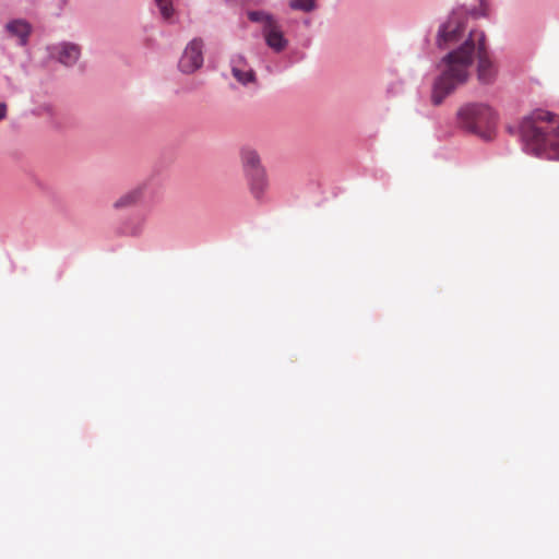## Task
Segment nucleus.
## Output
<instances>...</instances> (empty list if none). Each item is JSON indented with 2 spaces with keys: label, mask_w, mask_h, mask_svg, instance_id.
Wrapping results in <instances>:
<instances>
[{
  "label": "nucleus",
  "mask_w": 559,
  "mask_h": 559,
  "mask_svg": "<svg viewBox=\"0 0 559 559\" xmlns=\"http://www.w3.org/2000/svg\"><path fill=\"white\" fill-rule=\"evenodd\" d=\"M52 53L57 55L58 60L64 66H72L78 61L81 50L78 45L64 43L56 47Z\"/></svg>",
  "instance_id": "9"
},
{
  "label": "nucleus",
  "mask_w": 559,
  "mask_h": 559,
  "mask_svg": "<svg viewBox=\"0 0 559 559\" xmlns=\"http://www.w3.org/2000/svg\"><path fill=\"white\" fill-rule=\"evenodd\" d=\"M202 64L203 41L199 38H194L186 46L178 67L182 73L190 74L200 69Z\"/></svg>",
  "instance_id": "6"
},
{
  "label": "nucleus",
  "mask_w": 559,
  "mask_h": 559,
  "mask_svg": "<svg viewBox=\"0 0 559 559\" xmlns=\"http://www.w3.org/2000/svg\"><path fill=\"white\" fill-rule=\"evenodd\" d=\"M477 56V79L480 84L489 85L496 81L497 67L486 48L485 34L473 29L460 47L450 51L442 59L443 69L435 80L431 102L439 106L457 87L464 85L471 75V68Z\"/></svg>",
  "instance_id": "1"
},
{
  "label": "nucleus",
  "mask_w": 559,
  "mask_h": 559,
  "mask_svg": "<svg viewBox=\"0 0 559 559\" xmlns=\"http://www.w3.org/2000/svg\"><path fill=\"white\" fill-rule=\"evenodd\" d=\"M263 36L266 45L276 52L283 51L287 46V39L284 37L282 28L277 21L269 22V25H264Z\"/></svg>",
  "instance_id": "7"
},
{
  "label": "nucleus",
  "mask_w": 559,
  "mask_h": 559,
  "mask_svg": "<svg viewBox=\"0 0 559 559\" xmlns=\"http://www.w3.org/2000/svg\"><path fill=\"white\" fill-rule=\"evenodd\" d=\"M240 156L249 180L250 190L254 198L260 199L267 187L265 170L261 165L260 155L251 147H243L241 148Z\"/></svg>",
  "instance_id": "4"
},
{
  "label": "nucleus",
  "mask_w": 559,
  "mask_h": 559,
  "mask_svg": "<svg viewBox=\"0 0 559 559\" xmlns=\"http://www.w3.org/2000/svg\"><path fill=\"white\" fill-rule=\"evenodd\" d=\"M156 4L159 8L160 14L164 19L168 20L173 16V1L171 0H155Z\"/></svg>",
  "instance_id": "14"
},
{
  "label": "nucleus",
  "mask_w": 559,
  "mask_h": 559,
  "mask_svg": "<svg viewBox=\"0 0 559 559\" xmlns=\"http://www.w3.org/2000/svg\"><path fill=\"white\" fill-rule=\"evenodd\" d=\"M7 29L12 36L20 39V44L24 45L31 32V26L24 21H13L7 24Z\"/></svg>",
  "instance_id": "10"
},
{
  "label": "nucleus",
  "mask_w": 559,
  "mask_h": 559,
  "mask_svg": "<svg viewBox=\"0 0 559 559\" xmlns=\"http://www.w3.org/2000/svg\"><path fill=\"white\" fill-rule=\"evenodd\" d=\"M141 190L134 189L120 197L115 203V209H123L135 204L141 198Z\"/></svg>",
  "instance_id": "11"
},
{
  "label": "nucleus",
  "mask_w": 559,
  "mask_h": 559,
  "mask_svg": "<svg viewBox=\"0 0 559 559\" xmlns=\"http://www.w3.org/2000/svg\"><path fill=\"white\" fill-rule=\"evenodd\" d=\"M248 17L252 22H260V23H262L263 26L264 25H269V22H274L275 21V19L272 15H270V14L263 12V11H250L248 13Z\"/></svg>",
  "instance_id": "12"
},
{
  "label": "nucleus",
  "mask_w": 559,
  "mask_h": 559,
  "mask_svg": "<svg viewBox=\"0 0 559 559\" xmlns=\"http://www.w3.org/2000/svg\"><path fill=\"white\" fill-rule=\"evenodd\" d=\"M7 116V105L4 103H0V120L4 119Z\"/></svg>",
  "instance_id": "15"
},
{
  "label": "nucleus",
  "mask_w": 559,
  "mask_h": 559,
  "mask_svg": "<svg viewBox=\"0 0 559 559\" xmlns=\"http://www.w3.org/2000/svg\"><path fill=\"white\" fill-rule=\"evenodd\" d=\"M290 7L294 10L311 12L316 8V0H292Z\"/></svg>",
  "instance_id": "13"
},
{
  "label": "nucleus",
  "mask_w": 559,
  "mask_h": 559,
  "mask_svg": "<svg viewBox=\"0 0 559 559\" xmlns=\"http://www.w3.org/2000/svg\"><path fill=\"white\" fill-rule=\"evenodd\" d=\"M231 73L243 85L255 81L254 71L242 56H237L231 60Z\"/></svg>",
  "instance_id": "8"
},
{
  "label": "nucleus",
  "mask_w": 559,
  "mask_h": 559,
  "mask_svg": "<svg viewBox=\"0 0 559 559\" xmlns=\"http://www.w3.org/2000/svg\"><path fill=\"white\" fill-rule=\"evenodd\" d=\"M521 133L532 153L559 160V117L537 109L523 119Z\"/></svg>",
  "instance_id": "2"
},
{
  "label": "nucleus",
  "mask_w": 559,
  "mask_h": 559,
  "mask_svg": "<svg viewBox=\"0 0 559 559\" xmlns=\"http://www.w3.org/2000/svg\"><path fill=\"white\" fill-rule=\"evenodd\" d=\"M465 22L466 16L462 10L453 11L448 22L441 25L438 32L437 45L440 48H448L456 44L465 31Z\"/></svg>",
  "instance_id": "5"
},
{
  "label": "nucleus",
  "mask_w": 559,
  "mask_h": 559,
  "mask_svg": "<svg viewBox=\"0 0 559 559\" xmlns=\"http://www.w3.org/2000/svg\"><path fill=\"white\" fill-rule=\"evenodd\" d=\"M498 114L487 103H468L457 111V123L466 131L491 140L498 124Z\"/></svg>",
  "instance_id": "3"
}]
</instances>
